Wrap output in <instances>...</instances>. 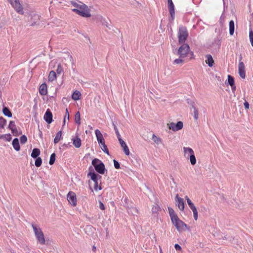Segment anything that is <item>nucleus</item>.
<instances>
[{"label": "nucleus", "mask_w": 253, "mask_h": 253, "mask_svg": "<svg viewBox=\"0 0 253 253\" xmlns=\"http://www.w3.org/2000/svg\"><path fill=\"white\" fill-rule=\"evenodd\" d=\"M79 2V3L76 1H71V4L76 7L72 10L73 11L83 17H90V9L88 6L81 1Z\"/></svg>", "instance_id": "1"}, {"label": "nucleus", "mask_w": 253, "mask_h": 253, "mask_svg": "<svg viewBox=\"0 0 253 253\" xmlns=\"http://www.w3.org/2000/svg\"><path fill=\"white\" fill-rule=\"evenodd\" d=\"M32 226L38 242L41 245L45 244L44 237L42 229L38 226L35 225L33 224H32Z\"/></svg>", "instance_id": "2"}, {"label": "nucleus", "mask_w": 253, "mask_h": 253, "mask_svg": "<svg viewBox=\"0 0 253 253\" xmlns=\"http://www.w3.org/2000/svg\"><path fill=\"white\" fill-rule=\"evenodd\" d=\"M91 164L97 172L101 174L105 173V165L101 161L98 159L95 158L92 161Z\"/></svg>", "instance_id": "3"}, {"label": "nucleus", "mask_w": 253, "mask_h": 253, "mask_svg": "<svg viewBox=\"0 0 253 253\" xmlns=\"http://www.w3.org/2000/svg\"><path fill=\"white\" fill-rule=\"evenodd\" d=\"M188 36L187 28L184 26H180L178 32V42L180 43L184 44Z\"/></svg>", "instance_id": "4"}, {"label": "nucleus", "mask_w": 253, "mask_h": 253, "mask_svg": "<svg viewBox=\"0 0 253 253\" xmlns=\"http://www.w3.org/2000/svg\"><path fill=\"white\" fill-rule=\"evenodd\" d=\"M171 221L179 232L184 231L187 228V225L179 219L178 217L173 220H171Z\"/></svg>", "instance_id": "5"}, {"label": "nucleus", "mask_w": 253, "mask_h": 253, "mask_svg": "<svg viewBox=\"0 0 253 253\" xmlns=\"http://www.w3.org/2000/svg\"><path fill=\"white\" fill-rule=\"evenodd\" d=\"M190 50L188 44L184 43L180 46L177 51V54L180 58H185L187 56Z\"/></svg>", "instance_id": "6"}, {"label": "nucleus", "mask_w": 253, "mask_h": 253, "mask_svg": "<svg viewBox=\"0 0 253 253\" xmlns=\"http://www.w3.org/2000/svg\"><path fill=\"white\" fill-rule=\"evenodd\" d=\"M88 175L90 176L91 180L94 182V190L97 191L98 190H100L102 188L100 186H98V178H101V176L95 172H89L88 174Z\"/></svg>", "instance_id": "7"}, {"label": "nucleus", "mask_w": 253, "mask_h": 253, "mask_svg": "<svg viewBox=\"0 0 253 253\" xmlns=\"http://www.w3.org/2000/svg\"><path fill=\"white\" fill-rule=\"evenodd\" d=\"M14 9L20 14H23V8L19 0H7Z\"/></svg>", "instance_id": "8"}, {"label": "nucleus", "mask_w": 253, "mask_h": 253, "mask_svg": "<svg viewBox=\"0 0 253 253\" xmlns=\"http://www.w3.org/2000/svg\"><path fill=\"white\" fill-rule=\"evenodd\" d=\"M167 126L169 129H171L173 131H177L182 128L183 125L181 121H179L176 124L173 122L168 123Z\"/></svg>", "instance_id": "9"}, {"label": "nucleus", "mask_w": 253, "mask_h": 253, "mask_svg": "<svg viewBox=\"0 0 253 253\" xmlns=\"http://www.w3.org/2000/svg\"><path fill=\"white\" fill-rule=\"evenodd\" d=\"M67 199L68 202L73 206H76L77 205V198L75 193L72 191H70L67 195Z\"/></svg>", "instance_id": "10"}, {"label": "nucleus", "mask_w": 253, "mask_h": 253, "mask_svg": "<svg viewBox=\"0 0 253 253\" xmlns=\"http://www.w3.org/2000/svg\"><path fill=\"white\" fill-rule=\"evenodd\" d=\"M188 103L190 105V109L191 111L193 110L194 118L195 121H197L199 118L198 109L196 107L194 102L190 100L188 101Z\"/></svg>", "instance_id": "11"}, {"label": "nucleus", "mask_w": 253, "mask_h": 253, "mask_svg": "<svg viewBox=\"0 0 253 253\" xmlns=\"http://www.w3.org/2000/svg\"><path fill=\"white\" fill-rule=\"evenodd\" d=\"M238 74L240 77L245 79L246 78L245 66L243 62L240 61L238 65Z\"/></svg>", "instance_id": "12"}, {"label": "nucleus", "mask_w": 253, "mask_h": 253, "mask_svg": "<svg viewBox=\"0 0 253 253\" xmlns=\"http://www.w3.org/2000/svg\"><path fill=\"white\" fill-rule=\"evenodd\" d=\"M176 205H177L179 209L183 211L184 209V203L183 199L179 197L178 194H177L175 197Z\"/></svg>", "instance_id": "13"}, {"label": "nucleus", "mask_w": 253, "mask_h": 253, "mask_svg": "<svg viewBox=\"0 0 253 253\" xmlns=\"http://www.w3.org/2000/svg\"><path fill=\"white\" fill-rule=\"evenodd\" d=\"M168 3L169 5V13L170 14L171 19L173 20L174 18L175 15L174 4L172 0H168Z\"/></svg>", "instance_id": "14"}, {"label": "nucleus", "mask_w": 253, "mask_h": 253, "mask_svg": "<svg viewBox=\"0 0 253 253\" xmlns=\"http://www.w3.org/2000/svg\"><path fill=\"white\" fill-rule=\"evenodd\" d=\"M44 119L48 124H50L53 121L52 114L49 109H47L44 115Z\"/></svg>", "instance_id": "15"}, {"label": "nucleus", "mask_w": 253, "mask_h": 253, "mask_svg": "<svg viewBox=\"0 0 253 253\" xmlns=\"http://www.w3.org/2000/svg\"><path fill=\"white\" fill-rule=\"evenodd\" d=\"M119 141L120 142V144L121 147H122V148L123 149V151H124L125 154L127 156H128L130 154V152H129V149H128L127 146L126 145V143H125V142L122 139H119Z\"/></svg>", "instance_id": "16"}, {"label": "nucleus", "mask_w": 253, "mask_h": 253, "mask_svg": "<svg viewBox=\"0 0 253 253\" xmlns=\"http://www.w3.org/2000/svg\"><path fill=\"white\" fill-rule=\"evenodd\" d=\"M228 84L231 86L232 90L234 92L236 90L234 78L231 75H228Z\"/></svg>", "instance_id": "17"}, {"label": "nucleus", "mask_w": 253, "mask_h": 253, "mask_svg": "<svg viewBox=\"0 0 253 253\" xmlns=\"http://www.w3.org/2000/svg\"><path fill=\"white\" fill-rule=\"evenodd\" d=\"M47 85L45 83L42 84L39 87V92L42 95H45L47 94Z\"/></svg>", "instance_id": "18"}, {"label": "nucleus", "mask_w": 253, "mask_h": 253, "mask_svg": "<svg viewBox=\"0 0 253 253\" xmlns=\"http://www.w3.org/2000/svg\"><path fill=\"white\" fill-rule=\"evenodd\" d=\"M95 133L98 143H100V142H102L103 141H105L103 137L102 134L101 133V131L99 130L96 129L95 131Z\"/></svg>", "instance_id": "19"}, {"label": "nucleus", "mask_w": 253, "mask_h": 253, "mask_svg": "<svg viewBox=\"0 0 253 253\" xmlns=\"http://www.w3.org/2000/svg\"><path fill=\"white\" fill-rule=\"evenodd\" d=\"M73 145L77 148L81 147L82 143L80 138L78 136H76L75 138H72Z\"/></svg>", "instance_id": "20"}, {"label": "nucleus", "mask_w": 253, "mask_h": 253, "mask_svg": "<svg viewBox=\"0 0 253 253\" xmlns=\"http://www.w3.org/2000/svg\"><path fill=\"white\" fill-rule=\"evenodd\" d=\"M189 208L191 209V210L193 212V215H194V218L195 220H197L198 219V211L197 210V209L196 207L195 206L194 204L193 203L190 204L189 205Z\"/></svg>", "instance_id": "21"}, {"label": "nucleus", "mask_w": 253, "mask_h": 253, "mask_svg": "<svg viewBox=\"0 0 253 253\" xmlns=\"http://www.w3.org/2000/svg\"><path fill=\"white\" fill-rule=\"evenodd\" d=\"M12 144L13 148L16 151H18L20 150V147L19 145V139L17 138H15L13 140Z\"/></svg>", "instance_id": "22"}, {"label": "nucleus", "mask_w": 253, "mask_h": 253, "mask_svg": "<svg viewBox=\"0 0 253 253\" xmlns=\"http://www.w3.org/2000/svg\"><path fill=\"white\" fill-rule=\"evenodd\" d=\"M207 60L206 63L210 67H212L214 64V60L211 55L208 54L206 55Z\"/></svg>", "instance_id": "23"}, {"label": "nucleus", "mask_w": 253, "mask_h": 253, "mask_svg": "<svg viewBox=\"0 0 253 253\" xmlns=\"http://www.w3.org/2000/svg\"><path fill=\"white\" fill-rule=\"evenodd\" d=\"M168 210L171 220H173L178 217L172 208L169 207Z\"/></svg>", "instance_id": "24"}, {"label": "nucleus", "mask_w": 253, "mask_h": 253, "mask_svg": "<svg viewBox=\"0 0 253 253\" xmlns=\"http://www.w3.org/2000/svg\"><path fill=\"white\" fill-rule=\"evenodd\" d=\"M40 16L38 14H34L32 16L31 20L33 21V22L32 23L31 26H34L37 24V23L38 21L40 20Z\"/></svg>", "instance_id": "25"}, {"label": "nucleus", "mask_w": 253, "mask_h": 253, "mask_svg": "<svg viewBox=\"0 0 253 253\" xmlns=\"http://www.w3.org/2000/svg\"><path fill=\"white\" fill-rule=\"evenodd\" d=\"M40 154V150L38 148H34L31 153V157L33 158H38Z\"/></svg>", "instance_id": "26"}, {"label": "nucleus", "mask_w": 253, "mask_h": 253, "mask_svg": "<svg viewBox=\"0 0 253 253\" xmlns=\"http://www.w3.org/2000/svg\"><path fill=\"white\" fill-rule=\"evenodd\" d=\"M235 24L233 20H231L229 22V34L230 35H233L234 33Z\"/></svg>", "instance_id": "27"}, {"label": "nucleus", "mask_w": 253, "mask_h": 253, "mask_svg": "<svg viewBox=\"0 0 253 253\" xmlns=\"http://www.w3.org/2000/svg\"><path fill=\"white\" fill-rule=\"evenodd\" d=\"M2 112H3V114L5 116H7L8 117H10V118L12 117V114L8 108H7L6 107H4L3 108Z\"/></svg>", "instance_id": "28"}, {"label": "nucleus", "mask_w": 253, "mask_h": 253, "mask_svg": "<svg viewBox=\"0 0 253 253\" xmlns=\"http://www.w3.org/2000/svg\"><path fill=\"white\" fill-rule=\"evenodd\" d=\"M56 79V74L54 71L50 72L48 76V81L52 82Z\"/></svg>", "instance_id": "29"}, {"label": "nucleus", "mask_w": 253, "mask_h": 253, "mask_svg": "<svg viewBox=\"0 0 253 253\" xmlns=\"http://www.w3.org/2000/svg\"><path fill=\"white\" fill-rule=\"evenodd\" d=\"M61 136H62V131H61V130H60L56 134V136L54 139V143L55 144L58 143L61 138Z\"/></svg>", "instance_id": "30"}, {"label": "nucleus", "mask_w": 253, "mask_h": 253, "mask_svg": "<svg viewBox=\"0 0 253 253\" xmlns=\"http://www.w3.org/2000/svg\"><path fill=\"white\" fill-rule=\"evenodd\" d=\"M98 19L102 23V25L106 26L107 27L109 28V25L105 18H103L102 16H99L98 17Z\"/></svg>", "instance_id": "31"}, {"label": "nucleus", "mask_w": 253, "mask_h": 253, "mask_svg": "<svg viewBox=\"0 0 253 253\" xmlns=\"http://www.w3.org/2000/svg\"><path fill=\"white\" fill-rule=\"evenodd\" d=\"M81 95V93L79 91H75L72 94V98L75 101L80 99V97Z\"/></svg>", "instance_id": "32"}, {"label": "nucleus", "mask_w": 253, "mask_h": 253, "mask_svg": "<svg viewBox=\"0 0 253 253\" xmlns=\"http://www.w3.org/2000/svg\"><path fill=\"white\" fill-rule=\"evenodd\" d=\"M75 121L76 124L80 125L81 124V116L80 113L78 111L77 112L75 116Z\"/></svg>", "instance_id": "33"}, {"label": "nucleus", "mask_w": 253, "mask_h": 253, "mask_svg": "<svg viewBox=\"0 0 253 253\" xmlns=\"http://www.w3.org/2000/svg\"><path fill=\"white\" fill-rule=\"evenodd\" d=\"M152 140L157 144H159L162 142L161 139L156 136L154 134H153L152 135Z\"/></svg>", "instance_id": "34"}, {"label": "nucleus", "mask_w": 253, "mask_h": 253, "mask_svg": "<svg viewBox=\"0 0 253 253\" xmlns=\"http://www.w3.org/2000/svg\"><path fill=\"white\" fill-rule=\"evenodd\" d=\"M183 150H184V152L185 153V154H186L187 153H188L191 155L194 154V152L193 149H191V148L184 147Z\"/></svg>", "instance_id": "35"}, {"label": "nucleus", "mask_w": 253, "mask_h": 253, "mask_svg": "<svg viewBox=\"0 0 253 253\" xmlns=\"http://www.w3.org/2000/svg\"><path fill=\"white\" fill-rule=\"evenodd\" d=\"M128 213H131V214H132L133 215H135L138 213V210L134 207L129 208L128 209Z\"/></svg>", "instance_id": "36"}, {"label": "nucleus", "mask_w": 253, "mask_h": 253, "mask_svg": "<svg viewBox=\"0 0 253 253\" xmlns=\"http://www.w3.org/2000/svg\"><path fill=\"white\" fill-rule=\"evenodd\" d=\"M55 158H56L55 154V153H52L50 155V160H49V164L50 165H53L55 161Z\"/></svg>", "instance_id": "37"}, {"label": "nucleus", "mask_w": 253, "mask_h": 253, "mask_svg": "<svg viewBox=\"0 0 253 253\" xmlns=\"http://www.w3.org/2000/svg\"><path fill=\"white\" fill-rule=\"evenodd\" d=\"M190 161L192 165H195L196 163V159L194 154L190 155Z\"/></svg>", "instance_id": "38"}, {"label": "nucleus", "mask_w": 253, "mask_h": 253, "mask_svg": "<svg viewBox=\"0 0 253 253\" xmlns=\"http://www.w3.org/2000/svg\"><path fill=\"white\" fill-rule=\"evenodd\" d=\"M42 163V160L41 158H40V157L36 158V160L35 163V166L37 167H39L41 166Z\"/></svg>", "instance_id": "39"}, {"label": "nucleus", "mask_w": 253, "mask_h": 253, "mask_svg": "<svg viewBox=\"0 0 253 253\" xmlns=\"http://www.w3.org/2000/svg\"><path fill=\"white\" fill-rule=\"evenodd\" d=\"M6 121L2 117H0V128H3L5 125Z\"/></svg>", "instance_id": "40"}, {"label": "nucleus", "mask_w": 253, "mask_h": 253, "mask_svg": "<svg viewBox=\"0 0 253 253\" xmlns=\"http://www.w3.org/2000/svg\"><path fill=\"white\" fill-rule=\"evenodd\" d=\"M20 143L24 144L27 141V137L26 135H23L20 137Z\"/></svg>", "instance_id": "41"}, {"label": "nucleus", "mask_w": 253, "mask_h": 253, "mask_svg": "<svg viewBox=\"0 0 253 253\" xmlns=\"http://www.w3.org/2000/svg\"><path fill=\"white\" fill-rule=\"evenodd\" d=\"M113 126H114V130H115V132L116 133L117 138L118 139V140H119V139H122L121 135L119 132L117 127L114 123H113Z\"/></svg>", "instance_id": "42"}, {"label": "nucleus", "mask_w": 253, "mask_h": 253, "mask_svg": "<svg viewBox=\"0 0 253 253\" xmlns=\"http://www.w3.org/2000/svg\"><path fill=\"white\" fill-rule=\"evenodd\" d=\"M160 207L158 205H156L154 206L152 209V211L153 213H157L160 210Z\"/></svg>", "instance_id": "43"}, {"label": "nucleus", "mask_w": 253, "mask_h": 253, "mask_svg": "<svg viewBox=\"0 0 253 253\" xmlns=\"http://www.w3.org/2000/svg\"><path fill=\"white\" fill-rule=\"evenodd\" d=\"M12 133L15 136H18L19 134H21L22 132H19L17 130L16 127H14L13 129H12L11 130Z\"/></svg>", "instance_id": "44"}, {"label": "nucleus", "mask_w": 253, "mask_h": 253, "mask_svg": "<svg viewBox=\"0 0 253 253\" xmlns=\"http://www.w3.org/2000/svg\"><path fill=\"white\" fill-rule=\"evenodd\" d=\"M249 39L251 43L252 46H253V31L252 30L249 32Z\"/></svg>", "instance_id": "45"}, {"label": "nucleus", "mask_w": 253, "mask_h": 253, "mask_svg": "<svg viewBox=\"0 0 253 253\" xmlns=\"http://www.w3.org/2000/svg\"><path fill=\"white\" fill-rule=\"evenodd\" d=\"M183 58H180L175 59L173 61V63L174 64H179L181 63H182L183 62V60L182 59Z\"/></svg>", "instance_id": "46"}, {"label": "nucleus", "mask_w": 253, "mask_h": 253, "mask_svg": "<svg viewBox=\"0 0 253 253\" xmlns=\"http://www.w3.org/2000/svg\"><path fill=\"white\" fill-rule=\"evenodd\" d=\"M56 71L58 74H60L63 72V68L60 64L58 65Z\"/></svg>", "instance_id": "47"}, {"label": "nucleus", "mask_w": 253, "mask_h": 253, "mask_svg": "<svg viewBox=\"0 0 253 253\" xmlns=\"http://www.w3.org/2000/svg\"><path fill=\"white\" fill-rule=\"evenodd\" d=\"M14 127H16L15 122L14 121H11L9 122V124L8 125V128L11 130L12 129H13Z\"/></svg>", "instance_id": "48"}, {"label": "nucleus", "mask_w": 253, "mask_h": 253, "mask_svg": "<svg viewBox=\"0 0 253 253\" xmlns=\"http://www.w3.org/2000/svg\"><path fill=\"white\" fill-rule=\"evenodd\" d=\"M101 149L102 150V151L105 153L106 154H107L108 155H109L110 154H109V150H108V149L107 147V146L106 145H104V146H103V147H101Z\"/></svg>", "instance_id": "49"}, {"label": "nucleus", "mask_w": 253, "mask_h": 253, "mask_svg": "<svg viewBox=\"0 0 253 253\" xmlns=\"http://www.w3.org/2000/svg\"><path fill=\"white\" fill-rule=\"evenodd\" d=\"M66 117L67 118L68 120L69 119V113L67 109H66V115H65V116L64 117V119L63 126L65 124Z\"/></svg>", "instance_id": "50"}, {"label": "nucleus", "mask_w": 253, "mask_h": 253, "mask_svg": "<svg viewBox=\"0 0 253 253\" xmlns=\"http://www.w3.org/2000/svg\"><path fill=\"white\" fill-rule=\"evenodd\" d=\"M114 167L116 169H119L120 168V165L119 163L116 161V160H113Z\"/></svg>", "instance_id": "51"}, {"label": "nucleus", "mask_w": 253, "mask_h": 253, "mask_svg": "<svg viewBox=\"0 0 253 253\" xmlns=\"http://www.w3.org/2000/svg\"><path fill=\"white\" fill-rule=\"evenodd\" d=\"M174 248L176 251H180L182 250L181 246L177 244H175Z\"/></svg>", "instance_id": "52"}, {"label": "nucleus", "mask_w": 253, "mask_h": 253, "mask_svg": "<svg viewBox=\"0 0 253 253\" xmlns=\"http://www.w3.org/2000/svg\"><path fill=\"white\" fill-rule=\"evenodd\" d=\"M99 208L102 210H104L105 209V206L101 202H99Z\"/></svg>", "instance_id": "53"}, {"label": "nucleus", "mask_w": 253, "mask_h": 253, "mask_svg": "<svg viewBox=\"0 0 253 253\" xmlns=\"http://www.w3.org/2000/svg\"><path fill=\"white\" fill-rule=\"evenodd\" d=\"M186 199L187 200L188 206L193 203L192 201L190 200V199L187 196L186 197Z\"/></svg>", "instance_id": "54"}, {"label": "nucleus", "mask_w": 253, "mask_h": 253, "mask_svg": "<svg viewBox=\"0 0 253 253\" xmlns=\"http://www.w3.org/2000/svg\"><path fill=\"white\" fill-rule=\"evenodd\" d=\"M244 106H245V107L246 109H249V104L248 102L246 101L245 103H244Z\"/></svg>", "instance_id": "55"}, {"label": "nucleus", "mask_w": 253, "mask_h": 253, "mask_svg": "<svg viewBox=\"0 0 253 253\" xmlns=\"http://www.w3.org/2000/svg\"><path fill=\"white\" fill-rule=\"evenodd\" d=\"M62 147H68L69 146L70 147L71 146V145H70V143H68V144H64L62 146Z\"/></svg>", "instance_id": "56"}, {"label": "nucleus", "mask_w": 253, "mask_h": 253, "mask_svg": "<svg viewBox=\"0 0 253 253\" xmlns=\"http://www.w3.org/2000/svg\"><path fill=\"white\" fill-rule=\"evenodd\" d=\"M6 135L8 137L7 138H6L7 140L10 141L11 140V139L10 134H7Z\"/></svg>", "instance_id": "57"}, {"label": "nucleus", "mask_w": 253, "mask_h": 253, "mask_svg": "<svg viewBox=\"0 0 253 253\" xmlns=\"http://www.w3.org/2000/svg\"><path fill=\"white\" fill-rule=\"evenodd\" d=\"M39 136L42 138V131L40 130H39Z\"/></svg>", "instance_id": "58"}, {"label": "nucleus", "mask_w": 253, "mask_h": 253, "mask_svg": "<svg viewBox=\"0 0 253 253\" xmlns=\"http://www.w3.org/2000/svg\"><path fill=\"white\" fill-rule=\"evenodd\" d=\"M99 144H101V146H102V147H103V146H104V145H106L105 143V141H103L102 142H100V143H99Z\"/></svg>", "instance_id": "59"}, {"label": "nucleus", "mask_w": 253, "mask_h": 253, "mask_svg": "<svg viewBox=\"0 0 253 253\" xmlns=\"http://www.w3.org/2000/svg\"><path fill=\"white\" fill-rule=\"evenodd\" d=\"M92 250H93L94 252V251H95V250H96V247H95V246H93L92 247Z\"/></svg>", "instance_id": "60"}, {"label": "nucleus", "mask_w": 253, "mask_h": 253, "mask_svg": "<svg viewBox=\"0 0 253 253\" xmlns=\"http://www.w3.org/2000/svg\"><path fill=\"white\" fill-rule=\"evenodd\" d=\"M6 135H0V138H3L4 136H5Z\"/></svg>", "instance_id": "61"}, {"label": "nucleus", "mask_w": 253, "mask_h": 253, "mask_svg": "<svg viewBox=\"0 0 253 253\" xmlns=\"http://www.w3.org/2000/svg\"><path fill=\"white\" fill-rule=\"evenodd\" d=\"M161 253H162V252H161Z\"/></svg>", "instance_id": "62"}]
</instances>
